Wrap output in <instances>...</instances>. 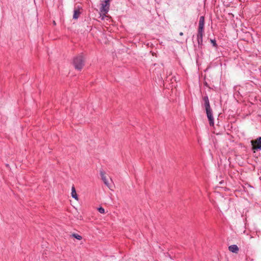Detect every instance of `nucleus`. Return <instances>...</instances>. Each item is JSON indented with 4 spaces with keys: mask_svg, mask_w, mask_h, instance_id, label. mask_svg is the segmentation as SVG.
<instances>
[{
    "mask_svg": "<svg viewBox=\"0 0 261 261\" xmlns=\"http://www.w3.org/2000/svg\"><path fill=\"white\" fill-rule=\"evenodd\" d=\"M203 100L204 101V106L205 109L206 115L209 121V124L210 126H214V119L213 116V111L210 106L208 96L207 95L204 96L203 97Z\"/></svg>",
    "mask_w": 261,
    "mask_h": 261,
    "instance_id": "obj_1",
    "label": "nucleus"
},
{
    "mask_svg": "<svg viewBox=\"0 0 261 261\" xmlns=\"http://www.w3.org/2000/svg\"><path fill=\"white\" fill-rule=\"evenodd\" d=\"M73 65L75 69L81 70L85 65L83 56L81 54L75 57L73 59Z\"/></svg>",
    "mask_w": 261,
    "mask_h": 261,
    "instance_id": "obj_2",
    "label": "nucleus"
},
{
    "mask_svg": "<svg viewBox=\"0 0 261 261\" xmlns=\"http://www.w3.org/2000/svg\"><path fill=\"white\" fill-rule=\"evenodd\" d=\"M251 143L252 145V150H261V137H259L255 140H251Z\"/></svg>",
    "mask_w": 261,
    "mask_h": 261,
    "instance_id": "obj_3",
    "label": "nucleus"
},
{
    "mask_svg": "<svg viewBox=\"0 0 261 261\" xmlns=\"http://www.w3.org/2000/svg\"><path fill=\"white\" fill-rule=\"evenodd\" d=\"M110 0H104L103 3L101 4V6L100 9L101 13H103L105 14L108 12L110 5Z\"/></svg>",
    "mask_w": 261,
    "mask_h": 261,
    "instance_id": "obj_4",
    "label": "nucleus"
},
{
    "mask_svg": "<svg viewBox=\"0 0 261 261\" xmlns=\"http://www.w3.org/2000/svg\"><path fill=\"white\" fill-rule=\"evenodd\" d=\"M204 32L198 31L197 34V40L198 45V47L202 48L203 46V36Z\"/></svg>",
    "mask_w": 261,
    "mask_h": 261,
    "instance_id": "obj_5",
    "label": "nucleus"
},
{
    "mask_svg": "<svg viewBox=\"0 0 261 261\" xmlns=\"http://www.w3.org/2000/svg\"><path fill=\"white\" fill-rule=\"evenodd\" d=\"M204 17L203 16H201L200 17V18H199L198 31L204 32Z\"/></svg>",
    "mask_w": 261,
    "mask_h": 261,
    "instance_id": "obj_6",
    "label": "nucleus"
},
{
    "mask_svg": "<svg viewBox=\"0 0 261 261\" xmlns=\"http://www.w3.org/2000/svg\"><path fill=\"white\" fill-rule=\"evenodd\" d=\"M100 174L101 177V179L102 181H103L104 184L109 188L110 189V186L109 185V183L108 182V179L106 178V176L105 175V173L103 171H100Z\"/></svg>",
    "mask_w": 261,
    "mask_h": 261,
    "instance_id": "obj_7",
    "label": "nucleus"
},
{
    "mask_svg": "<svg viewBox=\"0 0 261 261\" xmlns=\"http://www.w3.org/2000/svg\"><path fill=\"white\" fill-rule=\"evenodd\" d=\"M228 250L232 253H237L239 249L236 245H232L228 247Z\"/></svg>",
    "mask_w": 261,
    "mask_h": 261,
    "instance_id": "obj_8",
    "label": "nucleus"
},
{
    "mask_svg": "<svg viewBox=\"0 0 261 261\" xmlns=\"http://www.w3.org/2000/svg\"><path fill=\"white\" fill-rule=\"evenodd\" d=\"M71 196L72 198H74L76 200L78 199V196L76 193L75 189L73 186L71 188Z\"/></svg>",
    "mask_w": 261,
    "mask_h": 261,
    "instance_id": "obj_9",
    "label": "nucleus"
},
{
    "mask_svg": "<svg viewBox=\"0 0 261 261\" xmlns=\"http://www.w3.org/2000/svg\"><path fill=\"white\" fill-rule=\"evenodd\" d=\"M80 11L79 10H74V13L73 15V18L74 19H76L79 17V16L80 15Z\"/></svg>",
    "mask_w": 261,
    "mask_h": 261,
    "instance_id": "obj_10",
    "label": "nucleus"
},
{
    "mask_svg": "<svg viewBox=\"0 0 261 261\" xmlns=\"http://www.w3.org/2000/svg\"><path fill=\"white\" fill-rule=\"evenodd\" d=\"M71 237H73L79 240H82V237L81 236L78 234H76V233H73L72 235H71Z\"/></svg>",
    "mask_w": 261,
    "mask_h": 261,
    "instance_id": "obj_11",
    "label": "nucleus"
},
{
    "mask_svg": "<svg viewBox=\"0 0 261 261\" xmlns=\"http://www.w3.org/2000/svg\"><path fill=\"white\" fill-rule=\"evenodd\" d=\"M98 211L101 214H104L105 212V209L102 207H99Z\"/></svg>",
    "mask_w": 261,
    "mask_h": 261,
    "instance_id": "obj_12",
    "label": "nucleus"
},
{
    "mask_svg": "<svg viewBox=\"0 0 261 261\" xmlns=\"http://www.w3.org/2000/svg\"><path fill=\"white\" fill-rule=\"evenodd\" d=\"M211 43H212L213 45L215 47H217V43H216V41L215 40H212L211 39Z\"/></svg>",
    "mask_w": 261,
    "mask_h": 261,
    "instance_id": "obj_13",
    "label": "nucleus"
},
{
    "mask_svg": "<svg viewBox=\"0 0 261 261\" xmlns=\"http://www.w3.org/2000/svg\"><path fill=\"white\" fill-rule=\"evenodd\" d=\"M179 35H180V36H182V35H183V33H182V32H180V33H179Z\"/></svg>",
    "mask_w": 261,
    "mask_h": 261,
    "instance_id": "obj_14",
    "label": "nucleus"
}]
</instances>
